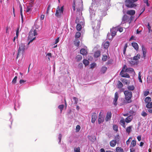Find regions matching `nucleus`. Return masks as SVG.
<instances>
[{
  "label": "nucleus",
  "mask_w": 152,
  "mask_h": 152,
  "mask_svg": "<svg viewBox=\"0 0 152 152\" xmlns=\"http://www.w3.org/2000/svg\"><path fill=\"white\" fill-rule=\"evenodd\" d=\"M124 94L125 95V99L126 103H131L132 102L131 99L132 96V92L128 90H126L124 91Z\"/></svg>",
  "instance_id": "f257e3e1"
},
{
  "label": "nucleus",
  "mask_w": 152,
  "mask_h": 152,
  "mask_svg": "<svg viewBox=\"0 0 152 152\" xmlns=\"http://www.w3.org/2000/svg\"><path fill=\"white\" fill-rule=\"evenodd\" d=\"M27 49V48L25 47V44L21 43L19 45V48L18 50L16 58H18L20 56L23 55L24 53L25 50Z\"/></svg>",
  "instance_id": "f03ea898"
},
{
  "label": "nucleus",
  "mask_w": 152,
  "mask_h": 152,
  "mask_svg": "<svg viewBox=\"0 0 152 152\" xmlns=\"http://www.w3.org/2000/svg\"><path fill=\"white\" fill-rule=\"evenodd\" d=\"M37 35V33L36 30L34 29H31L29 34L28 38L30 40L28 43V45H29L30 43L31 42L35 39L36 37H34L33 38V36H35Z\"/></svg>",
  "instance_id": "7ed1b4c3"
},
{
  "label": "nucleus",
  "mask_w": 152,
  "mask_h": 152,
  "mask_svg": "<svg viewBox=\"0 0 152 152\" xmlns=\"http://www.w3.org/2000/svg\"><path fill=\"white\" fill-rule=\"evenodd\" d=\"M134 2L131 0H126L125 1L126 6L130 8H133L137 6L136 4H134Z\"/></svg>",
  "instance_id": "20e7f679"
},
{
  "label": "nucleus",
  "mask_w": 152,
  "mask_h": 152,
  "mask_svg": "<svg viewBox=\"0 0 152 152\" xmlns=\"http://www.w3.org/2000/svg\"><path fill=\"white\" fill-rule=\"evenodd\" d=\"M141 47L143 54L142 57L144 59H145L146 57L147 50L143 45Z\"/></svg>",
  "instance_id": "39448f33"
},
{
  "label": "nucleus",
  "mask_w": 152,
  "mask_h": 152,
  "mask_svg": "<svg viewBox=\"0 0 152 152\" xmlns=\"http://www.w3.org/2000/svg\"><path fill=\"white\" fill-rule=\"evenodd\" d=\"M62 13L61 12L60 10V7L58 6L57 8L55 15L58 18H60L61 16Z\"/></svg>",
  "instance_id": "423d86ee"
},
{
  "label": "nucleus",
  "mask_w": 152,
  "mask_h": 152,
  "mask_svg": "<svg viewBox=\"0 0 152 152\" xmlns=\"http://www.w3.org/2000/svg\"><path fill=\"white\" fill-rule=\"evenodd\" d=\"M118 94L117 92H116L115 94L114 98L113 99V104L115 106L117 105V101L118 98Z\"/></svg>",
  "instance_id": "0eeeda50"
},
{
  "label": "nucleus",
  "mask_w": 152,
  "mask_h": 152,
  "mask_svg": "<svg viewBox=\"0 0 152 152\" xmlns=\"http://www.w3.org/2000/svg\"><path fill=\"white\" fill-rule=\"evenodd\" d=\"M124 71L122 70L120 73V75L122 77L129 78L130 77L129 75L127 73H124Z\"/></svg>",
  "instance_id": "6e6552de"
},
{
  "label": "nucleus",
  "mask_w": 152,
  "mask_h": 152,
  "mask_svg": "<svg viewBox=\"0 0 152 152\" xmlns=\"http://www.w3.org/2000/svg\"><path fill=\"white\" fill-rule=\"evenodd\" d=\"M97 118V114L95 113H93L91 115V122L92 123H95Z\"/></svg>",
  "instance_id": "1a4fd4ad"
},
{
  "label": "nucleus",
  "mask_w": 152,
  "mask_h": 152,
  "mask_svg": "<svg viewBox=\"0 0 152 152\" xmlns=\"http://www.w3.org/2000/svg\"><path fill=\"white\" fill-rule=\"evenodd\" d=\"M101 112H100L99 113V117L98 119V122L99 124L103 122L104 121V117H103L102 115L101 114Z\"/></svg>",
  "instance_id": "9d476101"
},
{
  "label": "nucleus",
  "mask_w": 152,
  "mask_h": 152,
  "mask_svg": "<svg viewBox=\"0 0 152 152\" xmlns=\"http://www.w3.org/2000/svg\"><path fill=\"white\" fill-rule=\"evenodd\" d=\"M74 36L75 38L73 39L70 45L71 47L72 48L74 46H76V33L75 34Z\"/></svg>",
  "instance_id": "9b49d317"
},
{
  "label": "nucleus",
  "mask_w": 152,
  "mask_h": 152,
  "mask_svg": "<svg viewBox=\"0 0 152 152\" xmlns=\"http://www.w3.org/2000/svg\"><path fill=\"white\" fill-rule=\"evenodd\" d=\"M80 23H78L77 25V30L80 31L82 29V26L83 25V22H80Z\"/></svg>",
  "instance_id": "f8f14e48"
},
{
  "label": "nucleus",
  "mask_w": 152,
  "mask_h": 152,
  "mask_svg": "<svg viewBox=\"0 0 152 152\" xmlns=\"http://www.w3.org/2000/svg\"><path fill=\"white\" fill-rule=\"evenodd\" d=\"M132 45L136 50L138 51L139 50V46L137 43L135 42H132Z\"/></svg>",
  "instance_id": "ddd939ff"
},
{
  "label": "nucleus",
  "mask_w": 152,
  "mask_h": 152,
  "mask_svg": "<svg viewBox=\"0 0 152 152\" xmlns=\"http://www.w3.org/2000/svg\"><path fill=\"white\" fill-rule=\"evenodd\" d=\"M80 53L83 56H86L88 54V52L84 48L81 49L80 51Z\"/></svg>",
  "instance_id": "4468645a"
},
{
  "label": "nucleus",
  "mask_w": 152,
  "mask_h": 152,
  "mask_svg": "<svg viewBox=\"0 0 152 152\" xmlns=\"http://www.w3.org/2000/svg\"><path fill=\"white\" fill-rule=\"evenodd\" d=\"M117 31V29L115 28H113L112 29H111L110 31L112 33V37H114L116 35Z\"/></svg>",
  "instance_id": "2eb2a0df"
},
{
  "label": "nucleus",
  "mask_w": 152,
  "mask_h": 152,
  "mask_svg": "<svg viewBox=\"0 0 152 152\" xmlns=\"http://www.w3.org/2000/svg\"><path fill=\"white\" fill-rule=\"evenodd\" d=\"M112 114L111 112H108L107 114L105 120L106 121H108L110 120Z\"/></svg>",
  "instance_id": "dca6fc26"
},
{
  "label": "nucleus",
  "mask_w": 152,
  "mask_h": 152,
  "mask_svg": "<svg viewBox=\"0 0 152 152\" xmlns=\"http://www.w3.org/2000/svg\"><path fill=\"white\" fill-rule=\"evenodd\" d=\"M135 11L134 10H128L126 12V13L129 15L132 16L135 14Z\"/></svg>",
  "instance_id": "f3484780"
},
{
  "label": "nucleus",
  "mask_w": 152,
  "mask_h": 152,
  "mask_svg": "<svg viewBox=\"0 0 152 152\" xmlns=\"http://www.w3.org/2000/svg\"><path fill=\"white\" fill-rule=\"evenodd\" d=\"M116 143V141L115 140H113L111 141L110 143V146L112 147H114L115 146Z\"/></svg>",
  "instance_id": "a211bd4d"
},
{
  "label": "nucleus",
  "mask_w": 152,
  "mask_h": 152,
  "mask_svg": "<svg viewBox=\"0 0 152 152\" xmlns=\"http://www.w3.org/2000/svg\"><path fill=\"white\" fill-rule=\"evenodd\" d=\"M132 118V115H129L125 119V121L127 123H129L131 121Z\"/></svg>",
  "instance_id": "6ab92c4d"
},
{
  "label": "nucleus",
  "mask_w": 152,
  "mask_h": 152,
  "mask_svg": "<svg viewBox=\"0 0 152 152\" xmlns=\"http://www.w3.org/2000/svg\"><path fill=\"white\" fill-rule=\"evenodd\" d=\"M121 81L127 85H129L130 83L129 81L127 80L126 79H123L121 80Z\"/></svg>",
  "instance_id": "aec40b11"
},
{
  "label": "nucleus",
  "mask_w": 152,
  "mask_h": 152,
  "mask_svg": "<svg viewBox=\"0 0 152 152\" xmlns=\"http://www.w3.org/2000/svg\"><path fill=\"white\" fill-rule=\"evenodd\" d=\"M120 124L124 128H125L126 126L125 124V122L123 118H121V119L120 120Z\"/></svg>",
  "instance_id": "412c9836"
},
{
  "label": "nucleus",
  "mask_w": 152,
  "mask_h": 152,
  "mask_svg": "<svg viewBox=\"0 0 152 152\" xmlns=\"http://www.w3.org/2000/svg\"><path fill=\"white\" fill-rule=\"evenodd\" d=\"M109 42L107 41H106L103 45L104 48L106 49H108L109 46Z\"/></svg>",
  "instance_id": "4be33fe9"
},
{
  "label": "nucleus",
  "mask_w": 152,
  "mask_h": 152,
  "mask_svg": "<svg viewBox=\"0 0 152 152\" xmlns=\"http://www.w3.org/2000/svg\"><path fill=\"white\" fill-rule=\"evenodd\" d=\"M124 72H134V70L132 68H128L126 69Z\"/></svg>",
  "instance_id": "5701e85b"
},
{
  "label": "nucleus",
  "mask_w": 152,
  "mask_h": 152,
  "mask_svg": "<svg viewBox=\"0 0 152 152\" xmlns=\"http://www.w3.org/2000/svg\"><path fill=\"white\" fill-rule=\"evenodd\" d=\"M101 52L100 50L96 51L94 53V57L95 58L98 57L100 55Z\"/></svg>",
  "instance_id": "b1692460"
},
{
  "label": "nucleus",
  "mask_w": 152,
  "mask_h": 152,
  "mask_svg": "<svg viewBox=\"0 0 152 152\" xmlns=\"http://www.w3.org/2000/svg\"><path fill=\"white\" fill-rule=\"evenodd\" d=\"M136 144V141L135 140H133L131 142L130 147H134Z\"/></svg>",
  "instance_id": "393cba45"
},
{
  "label": "nucleus",
  "mask_w": 152,
  "mask_h": 152,
  "mask_svg": "<svg viewBox=\"0 0 152 152\" xmlns=\"http://www.w3.org/2000/svg\"><path fill=\"white\" fill-rule=\"evenodd\" d=\"M130 64L131 65H134L137 64V62L133 58L131 59L129 61Z\"/></svg>",
  "instance_id": "a878e982"
},
{
  "label": "nucleus",
  "mask_w": 152,
  "mask_h": 152,
  "mask_svg": "<svg viewBox=\"0 0 152 152\" xmlns=\"http://www.w3.org/2000/svg\"><path fill=\"white\" fill-rule=\"evenodd\" d=\"M151 101V98L149 96L147 97L144 99V101L146 103H148Z\"/></svg>",
  "instance_id": "bb28decb"
},
{
  "label": "nucleus",
  "mask_w": 152,
  "mask_h": 152,
  "mask_svg": "<svg viewBox=\"0 0 152 152\" xmlns=\"http://www.w3.org/2000/svg\"><path fill=\"white\" fill-rule=\"evenodd\" d=\"M117 88H122L123 87V85L122 83L120 81H118V83L117 84Z\"/></svg>",
  "instance_id": "cd10ccee"
},
{
  "label": "nucleus",
  "mask_w": 152,
  "mask_h": 152,
  "mask_svg": "<svg viewBox=\"0 0 152 152\" xmlns=\"http://www.w3.org/2000/svg\"><path fill=\"white\" fill-rule=\"evenodd\" d=\"M141 57V55L140 54L138 53L137 54V56H134L133 57V58L136 61L140 59Z\"/></svg>",
  "instance_id": "c85d7f7f"
},
{
  "label": "nucleus",
  "mask_w": 152,
  "mask_h": 152,
  "mask_svg": "<svg viewBox=\"0 0 152 152\" xmlns=\"http://www.w3.org/2000/svg\"><path fill=\"white\" fill-rule=\"evenodd\" d=\"M132 126H129V127H127L126 128V132H127V133L129 134L132 130Z\"/></svg>",
  "instance_id": "c756f323"
},
{
  "label": "nucleus",
  "mask_w": 152,
  "mask_h": 152,
  "mask_svg": "<svg viewBox=\"0 0 152 152\" xmlns=\"http://www.w3.org/2000/svg\"><path fill=\"white\" fill-rule=\"evenodd\" d=\"M107 69V67L105 66L102 67L100 70V72L102 74H104L106 72Z\"/></svg>",
  "instance_id": "7c9ffc66"
},
{
  "label": "nucleus",
  "mask_w": 152,
  "mask_h": 152,
  "mask_svg": "<svg viewBox=\"0 0 152 152\" xmlns=\"http://www.w3.org/2000/svg\"><path fill=\"white\" fill-rule=\"evenodd\" d=\"M32 10V6H28L27 7V9L26 10V12L30 13Z\"/></svg>",
  "instance_id": "2f4dec72"
},
{
  "label": "nucleus",
  "mask_w": 152,
  "mask_h": 152,
  "mask_svg": "<svg viewBox=\"0 0 152 152\" xmlns=\"http://www.w3.org/2000/svg\"><path fill=\"white\" fill-rule=\"evenodd\" d=\"M128 17L126 15H124L122 18V21L124 22H125L127 21L128 19Z\"/></svg>",
  "instance_id": "473e14b6"
},
{
  "label": "nucleus",
  "mask_w": 152,
  "mask_h": 152,
  "mask_svg": "<svg viewBox=\"0 0 152 152\" xmlns=\"http://www.w3.org/2000/svg\"><path fill=\"white\" fill-rule=\"evenodd\" d=\"M127 89L129 91H133L134 90L135 87L134 86H128Z\"/></svg>",
  "instance_id": "72a5a7b5"
},
{
  "label": "nucleus",
  "mask_w": 152,
  "mask_h": 152,
  "mask_svg": "<svg viewBox=\"0 0 152 152\" xmlns=\"http://www.w3.org/2000/svg\"><path fill=\"white\" fill-rule=\"evenodd\" d=\"M146 107L149 109H150L152 108V102H149L146 105Z\"/></svg>",
  "instance_id": "f704fd0d"
},
{
  "label": "nucleus",
  "mask_w": 152,
  "mask_h": 152,
  "mask_svg": "<svg viewBox=\"0 0 152 152\" xmlns=\"http://www.w3.org/2000/svg\"><path fill=\"white\" fill-rule=\"evenodd\" d=\"M116 150L117 152H124L123 149L120 147H116Z\"/></svg>",
  "instance_id": "c9c22d12"
},
{
  "label": "nucleus",
  "mask_w": 152,
  "mask_h": 152,
  "mask_svg": "<svg viewBox=\"0 0 152 152\" xmlns=\"http://www.w3.org/2000/svg\"><path fill=\"white\" fill-rule=\"evenodd\" d=\"M75 0H73L72 3V8L74 12L75 10Z\"/></svg>",
  "instance_id": "e433bc0d"
},
{
  "label": "nucleus",
  "mask_w": 152,
  "mask_h": 152,
  "mask_svg": "<svg viewBox=\"0 0 152 152\" xmlns=\"http://www.w3.org/2000/svg\"><path fill=\"white\" fill-rule=\"evenodd\" d=\"M83 62L85 66L88 65L89 64V61L86 59L83 60Z\"/></svg>",
  "instance_id": "4c0bfd02"
},
{
  "label": "nucleus",
  "mask_w": 152,
  "mask_h": 152,
  "mask_svg": "<svg viewBox=\"0 0 152 152\" xmlns=\"http://www.w3.org/2000/svg\"><path fill=\"white\" fill-rule=\"evenodd\" d=\"M138 79H139V82H140L141 83H142V79H141L142 75H141L140 72H139L138 73Z\"/></svg>",
  "instance_id": "58836bf2"
},
{
  "label": "nucleus",
  "mask_w": 152,
  "mask_h": 152,
  "mask_svg": "<svg viewBox=\"0 0 152 152\" xmlns=\"http://www.w3.org/2000/svg\"><path fill=\"white\" fill-rule=\"evenodd\" d=\"M147 82L148 83H151L152 81V78L151 77L149 76L147 77Z\"/></svg>",
  "instance_id": "ea45409f"
},
{
  "label": "nucleus",
  "mask_w": 152,
  "mask_h": 152,
  "mask_svg": "<svg viewBox=\"0 0 152 152\" xmlns=\"http://www.w3.org/2000/svg\"><path fill=\"white\" fill-rule=\"evenodd\" d=\"M58 107L60 109L61 112V113L64 107V105L63 104L60 105L58 106Z\"/></svg>",
  "instance_id": "a19ab883"
},
{
  "label": "nucleus",
  "mask_w": 152,
  "mask_h": 152,
  "mask_svg": "<svg viewBox=\"0 0 152 152\" xmlns=\"http://www.w3.org/2000/svg\"><path fill=\"white\" fill-rule=\"evenodd\" d=\"M113 129L117 132L118 131V126L116 125H114L113 126Z\"/></svg>",
  "instance_id": "79ce46f5"
},
{
  "label": "nucleus",
  "mask_w": 152,
  "mask_h": 152,
  "mask_svg": "<svg viewBox=\"0 0 152 152\" xmlns=\"http://www.w3.org/2000/svg\"><path fill=\"white\" fill-rule=\"evenodd\" d=\"M82 57L81 55H78L77 56V60L79 61L82 59Z\"/></svg>",
  "instance_id": "37998d69"
},
{
  "label": "nucleus",
  "mask_w": 152,
  "mask_h": 152,
  "mask_svg": "<svg viewBox=\"0 0 152 152\" xmlns=\"http://www.w3.org/2000/svg\"><path fill=\"white\" fill-rule=\"evenodd\" d=\"M17 79V77L16 76L15 77L12 81V83L14 84H15L16 83Z\"/></svg>",
  "instance_id": "c03bdc74"
},
{
  "label": "nucleus",
  "mask_w": 152,
  "mask_h": 152,
  "mask_svg": "<svg viewBox=\"0 0 152 152\" xmlns=\"http://www.w3.org/2000/svg\"><path fill=\"white\" fill-rule=\"evenodd\" d=\"M149 92L148 90L144 92V96H146L148 95Z\"/></svg>",
  "instance_id": "a18cd8bd"
},
{
  "label": "nucleus",
  "mask_w": 152,
  "mask_h": 152,
  "mask_svg": "<svg viewBox=\"0 0 152 152\" xmlns=\"http://www.w3.org/2000/svg\"><path fill=\"white\" fill-rule=\"evenodd\" d=\"M107 56L105 55L103 56V57L102 58V60L104 61H107Z\"/></svg>",
  "instance_id": "49530a36"
},
{
  "label": "nucleus",
  "mask_w": 152,
  "mask_h": 152,
  "mask_svg": "<svg viewBox=\"0 0 152 152\" xmlns=\"http://www.w3.org/2000/svg\"><path fill=\"white\" fill-rule=\"evenodd\" d=\"M141 115L142 116L145 117L148 114L144 111H143L142 112Z\"/></svg>",
  "instance_id": "de8ad7c7"
},
{
  "label": "nucleus",
  "mask_w": 152,
  "mask_h": 152,
  "mask_svg": "<svg viewBox=\"0 0 152 152\" xmlns=\"http://www.w3.org/2000/svg\"><path fill=\"white\" fill-rule=\"evenodd\" d=\"M147 28H148V29L149 32H150V31H152V30L151 29V27L150 26V24L148 23V24H147Z\"/></svg>",
  "instance_id": "09e8293b"
},
{
  "label": "nucleus",
  "mask_w": 152,
  "mask_h": 152,
  "mask_svg": "<svg viewBox=\"0 0 152 152\" xmlns=\"http://www.w3.org/2000/svg\"><path fill=\"white\" fill-rule=\"evenodd\" d=\"M96 66V64L95 63H93L91 65L90 68L91 69H93Z\"/></svg>",
  "instance_id": "8fccbe9b"
},
{
  "label": "nucleus",
  "mask_w": 152,
  "mask_h": 152,
  "mask_svg": "<svg viewBox=\"0 0 152 152\" xmlns=\"http://www.w3.org/2000/svg\"><path fill=\"white\" fill-rule=\"evenodd\" d=\"M19 7L20 10V13L23 12L22 6L20 3H19Z\"/></svg>",
  "instance_id": "3c124183"
},
{
  "label": "nucleus",
  "mask_w": 152,
  "mask_h": 152,
  "mask_svg": "<svg viewBox=\"0 0 152 152\" xmlns=\"http://www.w3.org/2000/svg\"><path fill=\"white\" fill-rule=\"evenodd\" d=\"M50 5L49 4L48 6L47 11L46 12V14H48L49 11V10H50Z\"/></svg>",
  "instance_id": "603ef678"
},
{
  "label": "nucleus",
  "mask_w": 152,
  "mask_h": 152,
  "mask_svg": "<svg viewBox=\"0 0 152 152\" xmlns=\"http://www.w3.org/2000/svg\"><path fill=\"white\" fill-rule=\"evenodd\" d=\"M19 29V28H17V29L16 31V34L17 38L18 37V35Z\"/></svg>",
  "instance_id": "864d4df0"
},
{
  "label": "nucleus",
  "mask_w": 152,
  "mask_h": 152,
  "mask_svg": "<svg viewBox=\"0 0 152 152\" xmlns=\"http://www.w3.org/2000/svg\"><path fill=\"white\" fill-rule=\"evenodd\" d=\"M80 129V127L79 125H77V132L79 131Z\"/></svg>",
  "instance_id": "5fc2aeb1"
},
{
  "label": "nucleus",
  "mask_w": 152,
  "mask_h": 152,
  "mask_svg": "<svg viewBox=\"0 0 152 152\" xmlns=\"http://www.w3.org/2000/svg\"><path fill=\"white\" fill-rule=\"evenodd\" d=\"M81 33L80 32H77V38H79L80 37Z\"/></svg>",
  "instance_id": "6e6d98bb"
},
{
  "label": "nucleus",
  "mask_w": 152,
  "mask_h": 152,
  "mask_svg": "<svg viewBox=\"0 0 152 152\" xmlns=\"http://www.w3.org/2000/svg\"><path fill=\"white\" fill-rule=\"evenodd\" d=\"M62 135L61 134H59L58 136V139L59 140V142H60L61 141Z\"/></svg>",
  "instance_id": "4d7b16f0"
},
{
  "label": "nucleus",
  "mask_w": 152,
  "mask_h": 152,
  "mask_svg": "<svg viewBox=\"0 0 152 152\" xmlns=\"http://www.w3.org/2000/svg\"><path fill=\"white\" fill-rule=\"evenodd\" d=\"M26 81L24 80H20V81L19 83L20 84H22L23 83Z\"/></svg>",
  "instance_id": "13d9d810"
},
{
  "label": "nucleus",
  "mask_w": 152,
  "mask_h": 152,
  "mask_svg": "<svg viewBox=\"0 0 152 152\" xmlns=\"http://www.w3.org/2000/svg\"><path fill=\"white\" fill-rule=\"evenodd\" d=\"M132 139V138L130 137L129 138V139L126 141V143L127 145H129L130 143V141H129V139Z\"/></svg>",
  "instance_id": "bf43d9fd"
},
{
  "label": "nucleus",
  "mask_w": 152,
  "mask_h": 152,
  "mask_svg": "<svg viewBox=\"0 0 152 152\" xmlns=\"http://www.w3.org/2000/svg\"><path fill=\"white\" fill-rule=\"evenodd\" d=\"M60 10L61 12L62 13L64 10L63 6H62L61 7L60 9Z\"/></svg>",
  "instance_id": "052dcab7"
},
{
  "label": "nucleus",
  "mask_w": 152,
  "mask_h": 152,
  "mask_svg": "<svg viewBox=\"0 0 152 152\" xmlns=\"http://www.w3.org/2000/svg\"><path fill=\"white\" fill-rule=\"evenodd\" d=\"M80 42L79 40L77 39V47H79L80 45Z\"/></svg>",
  "instance_id": "680f3d73"
},
{
  "label": "nucleus",
  "mask_w": 152,
  "mask_h": 152,
  "mask_svg": "<svg viewBox=\"0 0 152 152\" xmlns=\"http://www.w3.org/2000/svg\"><path fill=\"white\" fill-rule=\"evenodd\" d=\"M59 41V37H58L55 40V44H56Z\"/></svg>",
  "instance_id": "e2e57ef3"
},
{
  "label": "nucleus",
  "mask_w": 152,
  "mask_h": 152,
  "mask_svg": "<svg viewBox=\"0 0 152 152\" xmlns=\"http://www.w3.org/2000/svg\"><path fill=\"white\" fill-rule=\"evenodd\" d=\"M130 148V152H135V150L133 147Z\"/></svg>",
  "instance_id": "0e129e2a"
},
{
  "label": "nucleus",
  "mask_w": 152,
  "mask_h": 152,
  "mask_svg": "<svg viewBox=\"0 0 152 152\" xmlns=\"http://www.w3.org/2000/svg\"><path fill=\"white\" fill-rule=\"evenodd\" d=\"M45 18V15H41L40 19L41 20H43Z\"/></svg>",
  "instance_id": "69168bd1"
},
{
  "label": "nucleus",
  "mask_w": 152,
  "mask_h": 152,
  "mask_svg": "<svg viewBox=\"0 0 152 152\" xmlns=\"http://www.w3.org/2000/svg\"><path fill=\"white\" fill-rule=\"evenodd\" d=\"M137 139L139 141H140L141 140V136H138L137 137Z\"/></svg>",
  "instance_id": "338daca9"
},
{
  "label": "nucleus",
  "mask_w": 152,
  "mask_h": 152,
  "mask_svg": "<svg viewBox=\"0 0 152 152\" xmlns=\"http://www.w3.org/2000/svg\"><path fill=\"white\" fill-rule=\"evenodd\" d=\"M118 30V31L121 32H122L123 31V28L122 27L119 28Z\"/></svg>",
  "instance_id": "774afa93"
}]
</instances>
